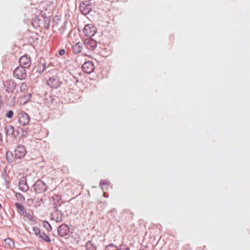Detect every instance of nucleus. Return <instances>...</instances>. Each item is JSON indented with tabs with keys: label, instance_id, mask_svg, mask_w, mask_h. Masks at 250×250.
Masks as SVG:
<instances>
[{
	"label": "nucleus",
	"instance_id": "2f4dec72",
	"mask_svg": "<svg viewBox=\"0 0 250 250\" xmlns=\"http://www.w3.org/2000/svg\"><path fill=\"white\" fill-rule=\"evenodd\" d=\"M65 51L63 49H61L59 51V54L60 56H63L65 54Z\"/></svg>",
	"mask_w": 250,
	"mask_h": 250
},
{
	"label": "nucleus",
	"instance_id": "0eeeda50",
	"mask_svg": "<svg viewBox=\"0 0 250 250\" xmlns=\"http://www.w3.org/2000/svg\"><path fill=\"white\" fill-rule=\"evenodd\" d=\"M3 85L6 92L8 93H13L17 86L16 83L11 79L4 81Z\"/></svg>",
	"mask_w": 250,
	"mask_h": 250
},
{
	"label": "nucleus",
	"instance_id": "c85d7f7f",
	"mask_svg": "<svg viewBox=\"0 0 250 250\" xmlns=\"http://www.w3.org/2000/svg\"><path fill=\"white\" fill-rule=\"evenodd\" d=\"M105 250H117V247L113 244H110L105 247Z\"/></svg>",
	"mask_w": 250,
	"mask_h": 250
},
{
	"label": "nucleus",
	"instance_id": "6ab92c4d",
	"mask_svg": "<svg viewBox=\"0 0 250 250\" xmlns=\"http://www.w3.org/2000/svg\"><path fill=\"white\" fill-rule=\"evenodd\" d=\"M42 24L44 29H48L50 24V19L46 17H43L42 20Z\"/></svg>",
	"mask_w": 250,
	"mask_h": 250
},
{
	"label": "nucleus",
	"instance_id": "412c9836",
	"mask_svg": "<svg viewBox=\"0 0 250 250\" xmlns=\"http://www.w3.org/2000/svg\"><path fill=\"white\" fill-rule=\"evenodd\" d=\"M6 159L9 164H11L13 162L14 156L13 153L10 151H7L6 153Z\"/></svg>",
	"mask_w": 250,
	"mask_h": 250
},
{
	"label": "nucleus",
	"instance_id": "aec40b11",
	"mask_svg": "<svg viewBox=\"0 0 250 250\" xmlns=\"http://www.w3.org/2000/svg\"><path fill=\"white\" fill-rule=\"evenodd\" d=\"M5 132L7 135H12L14 132V128L11 125H7L5 126Z\"/></svg>",
	"mask_w": 250,
	"mask_h": 250
},
{
	"label": "nucleus",
	"instance_id": "2eb2a0df",
	"mask_svg": "<svg viewBox=\"0 0 250 250\" xmlns=\"http://www.w3.org/2000/svg\"><path fill=\"white\" fill-rule=\"evenodd\" d=\"M19 188L23 192H26L29 189V187L27 185L26 179L24 177H22L19 181Z\"/></svg>",
	"mask_w": 250,
	"mask_h": 250
},
{
	"label": "nucleus",
	"instance_id": "473e14b6",
	"mask_svg": "<svg viewBox=\"0 0 250 250\" xmlns=\"http://www.w3.org/2000/svg\"><path fill=\"white\" fill-rule=\"evenodd\" d=\"M28 217V218L29 219V220H33V217L32 216L30 215V214L29 213H27V216Z\"/></svg>",
	"mask_w": 250,
	"mask_h": 250
},
{
	"label": "nucleus",
	"instance_id": "dca6fc26",
	"mask_svg": "<svg viewBox=\"0 0 250 250\" xmlns=\"http://www.w3.org/2000/svg\"><path fill=\"white\" fill-rule=\"evenodd\" d=\"M15 206L16 207L18 212L20 214V215L23 217L27 216V212L25 209L24 207L21 204L16 202L15 203Z\"/></svg>",
	"mask_w": 250,
	"mask_h": 250
},
{
	"label": "nucleus",
	"instance_id": "5701e85b",
	"mask_svg": "<svg viewBox=\"0 0 250 250\" xmlns=\"http://www.w3.org/2000/svg\"><path fill=\"white\" fill-rule=\"evenodd\" d=\"M39 236L46 242H50L51 239L44 232L42 231Z\"/></svg>",
	"mask_w": 250,
	"mask_h": 250
},
{
	"label": "nucleus",
	"instance_id": "f03ea898",
	"mask_svg": "<svg viewBox=\"0 0 250 250\" xmlns=\"http://www.w3.org/2000/svg\"><path fill=\"white\" fill-rule=\"evenodd\" d=\"M18 123L21 126L27 125L30 121V116L24 111H20L18 114Z\"/></svg>",
	"mask_w": 250,
	"mask_h": 250
},
{
	"label": "nucleus",
	"instance_id": "cd10ccee",
	"mask_svg": "<svg viewBox=\"0 0 250 250\" xmlns=\"http://www.w3.org/2000/svg\"><path fill=\"white\" fill-rule=\"evenodd\" d=\"M16 197L17 199L20 201L22 202L25 201V198H24L23 196L20 193H16Z\"/></svg>",
	"mask_w": 250,
	"mask_h": 250
},
{
	"label": "nucleus",
	"instance_id": "423d86ee",
	"mask_svg": "<svg viewBox=\"0 0 250 250\" xmlns=\"http://www.w3.org/2000/svg\"><path fill=\"white\" fill-rule=\"evenodd\" d=\"M96 30V27L93 24H87L84 26L83 32L84 36L91 37L95 35Z\"/></svg>",
	"mask_w": 250,
	"mask_h": 250
},
{
	"label": "nucleus",
	"instance_id": "a878e982",
	"mask_svg": "<svg viewBox=\"0 0 250 250\" xmlns=\"http://www.w3.org/2000/svg\"><path fill=\"white\" fill-rule=\"evenodd\" d=\"M32 230L34 234L37 236H39L41 232H42L39 227H34L32 229Z\"/></svg>",
	"mask_w": 250,
	"mask_h": 250
},
{
	"label": "nucleus",
	"instance_id": "f257e3e1",
	"mask_svg": "<svg viewBox=\"0 0 250 250\" xmlns=\"http://www.w3.org/2000/svg\"><path fill=\"white\" fill-rule=\"evenodd\" d=\"M33 187L34 191L37 194L44 193L47 189L46 184L40 179L37 180Z\"/></svg>",
	"mask_w": 250,
	"mask_h": 250
},
{
	"label": "nucleus",
	"instance_id": "7c9ffc66",
	"mask_svg": "<svg viewBox=\"0 0 250 250\" xmlns=\"http://www.w3.org/2000/svg\"><path fill=\"white\" fill-rule=\"evenodd\" d=\"M5 115L8 118H12L14 116V112L12 110H9Z\"/></svg>",
	"mask_w": 250,
	"mask_h": 250
},
{
	"label": "nucleus",
	"instance_id": "7ed1b4c3",
	"mask_svg": "<svg viewBox=\"0 0 250 250\" xmlns=\"http://www.w3.org/2000/svg\"><path fill=\"white\" fill-rule=\"evenodd\" d=\"M47 83L52 89H57L61 86L62 82L58 76L54 75L49 78Z\"/></svg>",
	"mask_w": 250,
	"mask_h": 250
},
{
	"label": "nucleus",
	"instance_id": "20e7f679",
	"mask_svg": "<svg viewBox=\"0 0 250 250\" xmlns=\"http://www.w3.org/2000/svg\"><path fill=\"white\" fill-rule=\"evenodd\" d=\"M14 76L19 80H23L27 76L26 68L19 66L14 70Z\"/></svg>",
	"mask_w": 250,
	"mask_h": 250
},
{
	"label": "nucleus",
	"instance_id": "1a4fd4ad",
	"mask_svg": "<svg viewBox=\"0 0 250 250\" xmlns=\"http://www.w3.org/2000/svg\"><path fill=\"white\" fill-rule=\"evenodd\" d=\"M46 64L45 61L44 59H41L38 63L34 66L33 71L41 74L46 68Z\"/></svg>",
	"mask_w": 250,
	"mask_h": 250
},
{
	"label": "nucleus",
	"instance_id": "f704fd0d",
	"mask_svg": "<svg viewBox=\"0 0 250 250\" xmlns=\"http://www.w3.org/2000/svg\"><path fill=\"white\" fill-rule=\"evenodd\" d=\"M117 250H129L128 248H126L125 249H118L117 248Z\"/></svg>",
	"mask_w": 250,
	"mask_h": 250
},
{
	"label": "nucleus",
	"instance_id": "6e6552de",
	"mask_svg": "<svg viewBox=\"0 0 250 250\" xmlns=\"http://www.w3.org/2000/svg\"><path fill=\"white\" fill-rule=\"evenodd\" d=\"M19 63L20 66H21L24 68H29L31 64L32 61L31 58L29 55H24L20 58Z\"/></svg>",
	"mask_w": 250,
	"mask_h": 250
},
{
	"label": "nucleus",
	"instance_id": "c9c22d12",
	"mask_svg": "<svg viewBox=\"0 0 250 250\" xmlns=\"http://www.w3.org/2000/svg\"><path fill=\"white\" fill-rule=\"evenodd\" d=\"M74 78L76 80V83H78V80L75 77H74Z\"/></svg>",
	"mask_w": 250,
	"mask_h": 250
},
{
	"label": "nucleus",
	"instance_id": "4468645a",
	"mask_svg": "<svg viewBox=\"0 0 250 250\" xmlns=\"http://www.w3.org/2000/svg\"><path fill=\"white\" fill-rule=\"evenodd\" d=\"M70 229L69 227L65 224H62L58 227V234L61 237H64L69 234Z\"/></svg>",
	"mask_w": 250,
	"mask_h": 250
},
{
	"label": "nucleus",
	"instance_id": "f3484780",
	"mask_svg": "<svg viewBox=\"0 0 250 250\" xmlns=\"http://www.w3.org/2000/svg\"><path fill=\"white\" fill-rule=\"evenodd\" d=\"M83 48L82 44L80 42H77L72 46L73 53L75 55L80 53L82 51Z\"/></svg>",
	"mask_w": 250,
	"mask_h": 250
},
{
	"label": "nucleus",
	"instance_id": "9b49d317",
	"mask_svg": "<svg viewBox=\"0 0 250 250\" xmlns=\"http://www.w3.org/2000/svg\"><path fill=\"white\" fill-rule=\"evenodd\" d=\"M83 44L85 47L90 51L94 50L97 47V42L91 38L85 39Z\"/></svg>",
	"mask_w": 250,
	"mask_h": 250
},
{
	"label": "nucleus",
	"instance_id": "4be33fe9",
	"mask_svg": "<svg viewBox=\"0 0 250 250\" xmlns=\"http://www.w3.org/2000/svg\"><path fill=\"white\" fill-rule=\"evenodd\" d=\"M86 250H96V246L93 244L91 241H89L86 243L85 245Z\"/></svg>",
	"mask_w": 250,
	"mask_h": 250
},
{
	"label": "nucleus",
	"instance_id": "9d476101",
	"mask_svg": "<svg viewBox=\"0 0 250 250\" xmlns=\"http://www.w3.org/2000/svg\"><path fill=\"white\" fill-rule=\"evenodd\" d=\"M79 9L82 13L86 15L92 11V6L88 1H83L81 3Z\"/></svg>",
	"mask_w": 250,
	"mask_h": 250
},
{
	"label": "nucleus",
	"instance_id": "393cba45",
	"mask_svg": "<svg viewBox=\"0 0 250 250\" xmlns=\"http://www.w3.org/2000/svg\"><path fill=\"white\" fill-rule=\"evenodd\" d=\"M43 227L47 229V231H49L52 229V227L50 224L47 221H43Z\"/></svg>",
	"mask_w": 250,
	"mask_h": 250
},
{
	"label": "nucleus",
	"instance_id": "f8f14e48",
	"mask_svg": "<svg viewBox=\"0 0 250 250\" xmlns=\"http://www.w3.org/2000/svg\"><path fill=\"white\" fill-rule=\"evenodd\" d=\"M55 210L51 214L52 219L55 220L57 222L60 223L62 221L64 214L61 210L55 207Z\"/></svg>",
	"mask_w": 250,
	"mask_h": 250
},
{
	"label": "nucleus",
	"instance_id": "39448f33",
	"mask_svg": "<svg viewBox=\"0 0 250 250\" xmlns=\"http://www.w3.org/2000/svg\"><path fill=\"white\" fill-rule=\"evenodd\" d=\"M26 148L23 145H18L14 150V157L16 159H21L26 153Z\"/></svg>",
	"mask_w": 250,
	"mask_h": 250
},
{
	"label": "nucleus",
	"instance_id": "bb28decb",
	"mask_svg": "<svg viewBox=\"0 0 250 250\" xmlns=\"http://www.w3.org/2000/svg\"><path fill=\"white\" fill-rule=\"evenodd\" d=\"M27 89V85L26 83H22L20 85L21 92H23L26 91Z\"/></svg>",
	"mask_w": 250,
	"mask_h": 250
},
{
	"label": "nucleus",
	"instance_id": "a211bd4d",
	"mask_svg": "<svg viewBox=\"0 0 250 250\" xmlns=\"http://www.w3.org/2000/svg\"><path fill=\"white\" fill-rule=\"evenodd\" d=\"M53 200L54 201V204L56 206H60L61 205V202L60 201L62 199V197L60 195L55 194L52 197Z\"/></svg>",
	"mask_w": 250,
	"mask_h": 250
},
{
	"label": "nucleus",
	"instance_id": "72a5a7b5",
	"mask_svg": "<svg viewBox=\"0 0 250 250\" xmlns=\"http://www.w3.org/2000/svg\"><path fill=\"white\" fill-rule=\"evenodd\" d=\"M0 141L1 142H2V134L0 133Z\"/></svg>",
	"mask_w": 250,
	"mask_h": 250
},
{
	"label": "nucleus",
	"instance_id": "c756f323",
	"mask_svg": "<svg viewBox=\"0 0 250 250\" xmlns=\"http://www.w3.org/2000/svg\"><path fill=\"white\" fill-rule=\"evenodd\" d=\"M109 181L107 180L104 179L101 181L100 186L103 187L104 186H108ZM103 188V187H102Z\"/></svg>",
	"mask_w": 250,
	"mask_h": 250
},
{
	"label": "nucleus",
	"instance_id": "b1692460",
	"mask_svg": "<svg viewBox=\"0 0 250 250\" xmlns=\"http://www.w3.org/2000/svg\"><path fill=\"white\" fill-rule=\"evenodd\" d=\"M4 245L10 248L14 247V242L10 238H7L4 240Z\"/></svg>",
	"mask_w": 250,
	"mask_h": 250
},
{
	"label": "nucleus",
	"instance_id": "ddd939ff",
	"mask_svg": "<svg viewBox=\"0 0 250 250\" xmlns=\"http://www.w3.org/2000/svg\"><path fill=\"white\" fill-rule=\"evenodd\" d=\"M82 69L85 73H91L95 69L93 63L91 61L85 62L82 65Z\"/></svg>",
	"mask_w": 250,
	"mask_h": 250
}]
</instances>
